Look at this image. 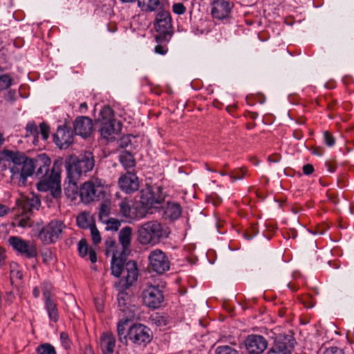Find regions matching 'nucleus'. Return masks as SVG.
<instances>
[{"label":"nucleus","instance_id":"obj_22","mask_svg":"<svg viewBox=\"0 0 354 354\" xmlns=\"http://www.w3.org/2000/svg\"><path fill=\"white\" fill-rule=\"evenodd\" d=\"M162 202V198L155 197L153 193L149 189H147L142 192L140 203L139 204L140 206H143L147 215L151 208L157 207V205L161 204Z\"/></svg>","mask_w":354,"mask_h":354},{"label":"nucleus","instance_id":"obj_7","mask_svg":"<svg viewBox=\"0 0 354 354\" xmlns=\"http://www.w3.org/2000/svg\"><path fill=\"white\" fill-rule=\"evenodd\" d=\"M61 167L62 162L56 160L53 163L51 174L49 176L44 178L37 183V189L41 192H50L54 198L61 195Z\"/></svg>","mask_w":354,"mask_h":354},{"label":"nucleus","instance_id":"obj_8","mask_svg":"<svg viewBox=\"0 0 354 354\" xmlns=\"http://www.w3.org/2000/svg\"><path fill=\"white\" fill-rule=\"evenodd\" d=\"M105 194L104 184L101 179L91 178L84 183L80 188L81 201L88 204L95 201H100Z\"/></svg>","mask_w":354,"mask_h":354},{"label":"nucleus","instance_id":"obj_15","mask_svg":"<svg viewBox=\"0 0 354 354\" xmlns=\"http://www.w3.org/2000/svg\"><path fill=\"white\" fill-rule=\"evenodd\" d=\"M295 344L296 341L292 336H280L275 341L274 347L267 354H291Z\"/></svg>","mask_w":354,"mask_h":354},{"label":"nucleus","instance_id":"obj_16","mask_svg":"<svg viewBox=\"0 0 354 354\" xmlns=\"http://www.w3.org/2000/svg\"><path fill=\"white\" fill-rule=\"evenodd\" d=\"M267 346V340L261 335H250L245 340V347L249 354H261Z\"/></svg>","mask_w":354,"mask_h":354},{"label":"nucleus","instance_id":"obj_27","mask_svg":"<svg viewBox=\"0 0 354 354\" xmlns=\"http://www.w3.org/2000/svg\"><path fill=\"white\" fill-rule=\"evenodd\" d=\"M77 225L83 229L90 228L95 225V221L92 216L88 213L82 212L76 218Z\"/></svg>","mask_w":354,"mask_h":354},{"label":"nucleus","instance_id":"obj_25","mask_svg":"<svg viewBox=\"0 0 354 354\" xmlns=\"http://www.w3.org/2000/svg\"><path fill=\"white\" fill-rule=\"evenodd\" d=\"M164 214L166 218L176 220L181 215V207L176 203H167L165 207Z\"/></svg>","mask_w":354,"mask_h":354},{"label":"nucleus","instance_id":"obj_1","mask_svg":"<svg viewBox=\"0 0 354 354\" xmlns=\"http://www.w3.org/2000/svg\"><path fill=\"white\" fill-rule=\"evenodd\" d=\"M132 228L126 226L120 230L118 239L122 246V251L118 250V245L113 239L106 241V254L111 257V274L115 277H122L121 286L128 288L138 279V270L136 263L133 261L125 263L124 250H127L131 242Z\"/></svg>","mask_w":354,"mask_h":354},{"label":"nucleus","instance_id":"obj_40","mask_svg":"<svg viewBox=\"0 0 354 354\" xmlns=\"http://www.w3.org/2000/svg\"><path fill=\"white\" fill-rule=\"evenodd\" d=\"M18 265L16 263H12L10 265V274L12 277H15L19 279H21L23 277L22 273L17 270Z\"/></svg>","mask_w":354,"mask_h":354},{"label":"nucleus","instance_id":"obj_32","mask_svg":"<svg viewBox=\"0 0 354 354\" xmlns=\"http://www.w3.org/2000/svg\"><path fill=\"white\" fill-rule=\"evenodd\" d=\"M111 212V202L104 201L103 202L100 207L99 210V218L102 222L104 220L109 218V216Z\"/></svg>","mask_w":354,"mask_h":354},{"label":"nucleus","instance_id":"obj_11","mask_svg":"<svg viewBox=\"0 0 354 354\" xmlns=\"http://www.w3.org/2000/svg\"><path fill=\"white\" fill-rule=\"evenodd\" d=\"M42 292L44 307L48 313V318L53 322L58 321L59 315L57 304L54 299L53 287L47 282L42 283Z\"/></svg>","mask_w":354,"mask_h":354},{"label":"nucleus","instance_id":"obj_34","mask_svg":"<svg viewBox=\"0 0 354 354\" xmlns=\"http://www.w3.org/2000/svg\"><path fill=\"white\" fill-rule=\"evenodd\" d=\"M37 354H56L55 348L50 344L39 345L36 349Z\"/></svg>","mask_w":354,"mask_h":354},{"label":"nucleus","instance_id":"obj_5","mask_svg":"<svg viewBox=\"0 0 354 354\" xmlns=\"http://www.w3.org/2000/svg\"><path fill=\"white\" fill-rule=\"evenodd\" d=\"M66 169L68 177L80 178L82 175L93 170L95 160L93 153L84 151L79 156L71 155L65 162Z\"/></svg>","mask_w":354,"mask_h":354},{"label":"nucleus","instance_id":"obj_38","mask_svg":"<svg viewBox=\"0 0 354 354\" xmlns=\"http://www.w3.org/2000/svg\"><path fill=\"white\" fill-rule=\"evenodd\" d=\"M89 230H90V233H91V236L93 242L95 244L100 243L102 240L101 236H100V233L99 230H97V228L95 226V224L94 225H93L92 227H91L89 228Z\"/></svg>","mask_w":354,"mask_h":354},{"label":"nucleus","instance_id":"obj_6","mask_svg":"<svg viewBox=\"0 0 354 354\" xmlns=\"http://www.w3.org/2000/svg\"><path fill=\"white\" fill-rule=\"evenodd\" d=\"M100 133L107 141L116 140L122 130V123L114 118L113 111L109 106H104L100 111Z\"/></svg>","mask_w":354,"mask_h":354},{"label":"nucleus","instance_id":"obj_53","mask_svg":"<svg viewBox=\"0 0 354 354\" xmlns=\"http://www.w3.org/2000/svg\"><path fill=\"white\" fill-rule=\"evenodd\" d=\"M87 108H88V106H87V104H86V102H83V103H82V104H80V111H83V109H84V110H87Z\"/></svg>","mask_w":354,"mask_h":354},{"label":"nucleus","instance_id":"obj_42","mask_svg":"<svg viewBox=\"0 0 354 354\" xmlns=\"http://www.w3.org/2000/svg\"><path fill=\"white\" fill-rule=\"evenodd\" d=\"M39 132L44 140L48 139L49 136V128L45 123L40 124Z\"/></svg>","mask_w":354,"mask_h":354},{"label":"nucleus","instance_id":"obj_58","mask_svg":"<svg viewBox=\"0 0 354 354\" xmlns=\"http://www.w3.org/2000/svg\"><path fill=\"white\" fill-rule=\"evenodd\" d=\"M221 175H225V174L223 172H221Z\"/></svg>","mask_w":354,"mask_h":354},{"label":"nucleus","instance_id":"obj_31","mask_svg":"<svg viewBox=\"0 0 354 354\" xmlns=\"http://www.w3.org/2000/svg\"><path fill=\"white\" fill-rule=\"evenodd\" d=\"M26 136H33V143L35 144L38 142L39 135V129L35 122H28L26 127Z\"/></svg>","mask_w":354,"mask_h":354},{"label":"nucleus","instance_id":"obj_56","mask_svg":"<svg viewBox=\"0 0 354 354\" xmlns=\"http://www.w3.org/2000/svg\"><path fill=\"white\" fill-rule=\"evenodd\" d=\"M122 2H126V3H128V2H132L134 0H121Z\"/></svg>","mask_w":354,"mask_h":354},{"label":"nucleus","instance_id":"obj_9","mask_svg":"<svg viewBox=\"0 0 354 354\" xmlns=\"http://www.w3.org/2000/svg\"><path fill=\"white\" fill-rule=\"evenodd\" d=\"M119 214L125 221L132 223L145 218L147 211L139 203L124 198L119 203Z\"/></svg>","mask_w":354,"mask_h":354},{"label":"nucleus","instance_id":"obj_26","mask_svg":"<svg viewBox=\"0 0 354 354\" xmlns=\"http://www.w3.org/2000/svg\"><path fill=\"white\" fill-rule=\"evenodd\" d=\"M21 205L24 212L32 211L33 209H37L39 207L40 205V200L38 197L35 196L25 197L22 198Z\"/></svg>","mask_w":354,"mask_h":354},{"label":"nucleus","instance_id":"obj_48","mask_svg":"<svg viewBox=\"0 0 354 354\" xmlns=\"http://www.w3.org/2000/svg\"><path fill=\"white\" fill-rule=\"evenodd\" d=\"M89 256V259L92 263H95L97 261V255L95 250L92 248L89 249L88 252Z\"/></svg>","mask_w":354,"mask_h":354},{"label":"nucleus","instance_id":"obj_20","mask_svg":"<svg viewBox=\"0 0 354 354\" xmlns=\"http://www.w3.org/2000/svg\"><path fill=\"white\" fill-rule=\"evenodd\" d=\"M232 4L226 0H217L214 1L212 8L213 17L218 19H225L229 17Z\"/></svg>","mask_w":354,"mask_h":354},{"label":"nucleus","instance_id":"obj_33","mask_svg":"<svg viewBox=\"0 0 354 354\" xmlns=\"http://www.w3.org/2000/svg\"><path fill=\"white\" fill-rule=\"evenodd\" d=\"M102 223L106 224L105 229L107 231L111 230L116 232L118 230L119 227L121 225V222L119 220L114 218H109L102 221Z\"/></svg>","mask_w":354,"mask_h":354},{"label":"nucleus","instance_id":"obj_13","mask_svg":"<svg viewBox=\"0 0 354 354\" xmlns=\"http://www.w3.org/2000/svg\"><path fill=\"white\" fill-rule=\"evenodd\" d=\"M149 267L159 274H163L170 268V261L164 252L159 249L152 250L149 254Z\"/></svg>","mask_w":354,"mask_h":354},{"label":"nucleus","instance_id":"obj_41","mask_svg":"<svg viewBox=\"0 0 354 354\" xmlns=\"http://www.w3.org/2000/svg\"><path fill=\"white\" fill-rule=\"evenodd\" d=\"M172 10L177 15H183L185 12L186 8L182 3H176L172 6Z\"/></svg>","mask_w":354,"mask_h":354},{"label":"nucleus","instance_id":"obj_39","mask_svg":"<svg viewBox=\"0 0 354 354\" xmlns=\"http://www.w3.org/2000/svg\"><path fill=\"white\" fill-rule=\"evenodd\" d=\"M152 320L158 326H165L168 323L167 317L164 315H156L153 316Z\"/></svg>","mask_w":354,"mask_h":354},{"label":"nucleus","instance_id":"obj_49","mask_svg":"<svg viewBox=\"0 0 354 354\" xmlns=\"http://www.w3.org/2000/svg\"><path fill=\"white\" fill-rule=\"evenodd\" d=\"M9 208L2 204H0V217L3 216L8 214Z\"/></svg>","mask_w":354,"mask_h":354},{"label":"nucleus","instance_id":"obj_54","mask_svg":"<svg viewBox=\"0 0 354 354\" xmlns=\"http://www.w3.org/2000/svg\"><path fill=\"white\" fill-rule=\"evenodd\" d=\"M4 142V138L3 134L0 132V146H1Z\"/></svg>","mask_w":354,"mask_h":354},{"label":"nucleus","instance_id":"obj_19","mask_svg":"<svg viewBox=\"0 0 354 354\" xmlns=\"http://www.w3.org/2000/svg\"><path fill=\"white\" fill-rule=\"evenodd\" d=\"M54 142L60 149H67L73 142V131L65 126L59 127L54 135Z\"/></svg>","mask_w":354,"mask_h":354},{"label":"nucleus","instance_id":"obj_10","mask_svg":"<svg viewBox=\"0 0 354 354\" xmlns=\"http://www.w3.org/2000/svg\"><path fill=\"white\" fill-rule=\"evenodd\" d=\"M66 229L62 221L53 220L45 225L39 232V238L44 244H51L59 240Z\"/></svg>","mask_w":354,"mask_h":354},{"label":"nucleus","instance_id":"obj_46","mask_svg":"<svg viewBox=\"0 0 354 354\" xmlns=\"http://www.w3.org/2000/svg\"><path fill=\"white\" fill-rule=\"evenodd\" d=\"M155 52L160 55H165L167 53L168 49L165 46L157 45L155 47Z\"/></svg>","mask_w":354,"mask_h":354},{"label":"nucleus","instance_id":"obj_3","mask_svg":"<svg viewBox=\"0 0 354 354\" xmlns=\"http://www.w3.org/2000/svg\"><path fill=\"white\" fill-rule=\"evenodd\" d=\"M117 332L120 341L125 344L130 341L134 345L145 346L152 338L148 327L140 323L129 324L127 318L118 322Z\"/></svg>","mask_w":354,"mask_h":354},{"label":"nucleus","instance_id":"obj_50","mask_svg":"<svg viewBox=\"0 0 354 354\" xmlns=\"http://www.w3.org/2000/svg\"><path fill=\"white\" fill-rule=\"evenodd\" d=\"M32 295L35 298H38L40 295V290L38 287H35L32 290Z\"/></svg>","mask_w":354,"mask_h":354},{"label":"nucleus","instance_id":"obj_43","mask_svg":"<svg viewBox=\"0 0 354 354\" xmlns=\"http://www.w3.org/2000/svg\"><path fill=\"white\" fill-rule=\"evenodd\" d=\"M324 138L325 143L328 147H332V146L334 145V144H335V138H333V136L328 131H325L324 133Z\"/></svg>","mask_w":354,"mask_h":354},{"label":"nucleus","instance_id":"obj_14","mask_svg":"<svg viewBox=\"0 0 354 354\" xmlns=\"http://www.w3.org/2000/svg\"><path fill=\"white\" fill-rule=\"evenodd\" d=\"M142 299L149 308H158L163 302L164 296L158 286L150 285L143 290Z\"/></svg>","mask_w":354,"mask_h":354},{"label":"nucleus","instance_id":"obj_2","mask_svg":"<svg viewBox=\"0 0 354 354\" xmlns=\"http://www.w3.org/2000/svg\"><path fill=\"white\" fill-rule=\"evenodd\" d=\"M2 155L10 162L12 180L19 186L25 185L27 177L32 176L35 171L36 160L28 158L24 153L19 151L5 149Z\"/></svg>","mask_w":354,"mask_h":354},{"label":"nucleus","instance_id":"obj_4","mask_svg":"<svg viewBox=\"0 0 354 354\" xmlns=\"http://www.w3.org/2000/svg\"><path fill=\"white\" fill-rule=\"evenodd\" d=\"M169 233L168 227L158 221L141 223L138 226L136 231L137 240L142 245H156L162 239L167 238Z\"/></svg>","mask_w":354,"mask_h":354},{"label":"nucleus","instance_id":"obj_51","mask_svg":"<svg viewBox=\"0 0 354 354\" xmlns=\"http://www.w3.org/2000/svg\"><path fill=\"white\" fill-rule=\"evenodd\" d=\"M95 306L97 308V310L99 312H101L102 310V306L100 300H95Z\"/></svg>","mask_w":354,"mask_h":354},{"label":"nucleus","instance_id":"obj_28","mask_svg":"<svg viewBox=\"0 0 354 354\" xmlns=\"http://www.w3.org/2000/svg\"><path fill=\"white\" fill-rule=\"evenodd\" d=\"M138 7L145 12L156 10L160 4V0H137Z\"/></svg>","mask_w":354,"mask_h":354},{"label":"nucleus","instance_id":"obj_57","mask_svg":"<svg viewBox=\"0 0 354 354\" xmlns=\"http://www.w3.org/2000/svg\"><path fill=\"white\" fill-rule=\"evenodd\" d=\"M46 162H48V165L50 163V160L49 159H47L46 160Z\"/></svg>","mask_w":354,"mask_h":354},{"label":"nucleus","instance_id":"obj_24","mask_svg":"<svg viewBox=\"0 0 354 354\" xmlns=\"http://www.w3.org/2000/svg\"><path fill=\"white\" fill-rule=\"evenodd\" d=\"M68 181L64 187V192L66 196L71 201L76 199L78 195H80L79 188L77 186V180L79 178H74L68 177Z\"/></svg>","mask_w":354,"mask_h":354},{"label":"nucleus","instance_id":"obj_55","mask_svg":"<svg viewBox=\"0 0 354 354\" xmlns=\"http://www.w3.org/2000/svg\"><path fill=\"white\" fill-rule=\"evenodd\" d=\"M85 354H94V353L91 349H87L85 351Z\"/></svg>","mask_w":354,"mask_h":354},{"label":"nucleus","instance_id":"obj_29","mask_svg":"<svg viewBox=\"0 0 354 354\" xmlns=\"http://www.w3.org/2000/svg\"><path fill=\"white\" fill-rule=\"evenodd\" d=\"M121 164L126 168H132L136 165V161L133 155L129 151H123L120 156Z\"/></svg>","mask_w":354,"mask_h":354},{"label":"nucleus","instance_id":"obj_30","mask_svg":"<svg viewBox=\"0 0 354 354\" xmlns=\"http://www.w3.org/2000/svg\"><path fill=\"white\" fill-rule=\"evenodd\" d=\"M129 297L125 291H120L118 295V306L124 313L129 309Z\"/></svg>","mask_w":354,"mask_h":354},{"label":"nucleus","instance_id":"obj_47","mask_svg":"<svg viewBox=\"0 0 354 354\" xmlns=\"http://www.w3.org/2000/svg\"><path fill=\"white\" fill-rule=\"evenodd\" d=\"M314 171V168L312 165L307 164L303 167V172L306 175H310Z\"/></svg>","mask_w":354,"mask_h":354},{"label":"nucleus","instance_id":"obj_45","mask_svg":"<svg viewBox=\"0 0 354 354\" xmlns=\"http://www.w3.org/2000/svg\"><path fill=\"white\" fill-rule=\"evenodd\" d=\"M60 339H61L62 344H64V346L66 348L69 347L70 342H69L68 335L67 333H66L64 332L61 333Z\"/></svg>","mask_w":354,"mask_h":354},{"label":"nucleus","instance_id":"obj_52","mask_svg":"<svg viewBox=\"0 0 354 354\" xmlns=\"http://www.w3.org/2000/svg\"><path fill=\"white\" fill-rule=\"evenodd\" d=\"M52 257L51 252H46L43 254V258L45 261H47Z\"/></svg>","mask_w":354,"mask_h":354},{"label":"nucleus","instance_id":"obj_37","mask_svg":"<svg viewBox=\"0 0 354 354\" xmlns=\"http://www.w3.org/2000/svg\"><path fill=\"white\" fill-rule=\"evenodd\" d=\"M77 250L80 257H85L87 255L89 250L86 239H82L79 241Z\"/></svg>","mask_w":354,"mask_h":354},{"label":"nucleus","instance_id":"obj_18","mask_svg":"<svg viewBox=\"0 0 354 354\" xmlns=\"http://www.w3.org/2000/svg\"><path fill=\"white\" fill-rule=\"evenodd\" d=\"M154 28L161 35H167L171 32V18L168 11L162 10L158 12L154 22Z\"/></svg>","mask_w":354,"mask_h":354},{"label":"nucleus","instance_id":"obj_36","mask_svg":"<svg viewBox=\"0 0 354 354\" xmlns=\"http://www.w3.org/2000/svg\"><path fill=\"white\" fill-rule=\"evenodd\" d=\"M12 83V80L8 74L0 76V91L8 89Z\"/></svg>","mask_w":354,"mask_h":354},{"label":"nucleus","instance_id":"obj_23","mask_svg":"<svg viewBox=\"0 0 354 354\" xmlns=\"http://www.w3.org/2000/svg\"><path fill=\"white\" fill-rule=\"evenodd\" d=\"M100 347L103 354H113L115 338L111 333H104L100 338Z\"/></svg>","mask_w":354,"mask_h":354},{"label":"nucleus","instance_id":"obj_12","mask_svg":"<svg viewBox=\"0 0 354 354\" xmlns=\"http://www.w3.org/2000/svg\"><path fill=\"white\" fill-rule=\"evenodd\" d=\"M8 242L15 251L26 258H34L37 255L36 245L32 241H26L18 236H10Z\"/></svg>","mask_w":354,"mask_h":354},{"label":"nucleus","instance_id":"obj_35","mask_svg":"<svg viewBox=\"0 0 354 354\" xmlns=\"http://www.w3.org/2000/svg\"><path fill=\"white\" fill-rule=\"evenodd\" d=\"M215 354H239V353L235 348L225 345L218 346L215 349Z\"/></svg>","mask_w":354,"mask_h":354},{"label":"nucleus","instance_id":"obj_21","mask_svg":"<svg viewBox=\"0 0 354 354\" xmlns=\"http://www.w3.org/2000/svg\"><path fill=\"white\" fill-rule=\"evenodd\" d=\"M93 121L88 117L82 116L77 118L74 123V130L76 134L86 138L93 131Z\"/></svg>","mask_w":354,"mask_h":354},{"label":"nucleus","instance_id":"obj_17","mask_svg":"<svg viewBox=\"0 0 354 354\" xmlns=\"http://www.w3.org/2000/svg\"><path fill=\"white\" fill-rule=\"evenodd\" d=\"M120 189L126 194H131L138 190L140 182L138 176L132 172H127L118 179Z\"/></svg>","mask_w":354,"mask_h":354},{"label":"nucleus","instance_id":"obj_44","mask_svg":"<svg viewBox=\"0 0 354 354\" xmlns=\"http://www.w3.org/2000/svg\"><path fill=\"white\" fill-rule=\"evenodd\" d=\"M323 354H344L343 350L341 348L336 347V346H332L328 348H326L325 351L323 352Z\"/></svg>","mask_w":354,"mask_h":354}]
</instances>
